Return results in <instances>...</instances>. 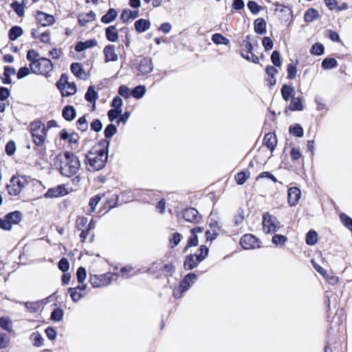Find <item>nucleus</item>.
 <instances>
[{"mask_svg": "<svg viewBox=\"0 0 352 352\" xmlns=\"http://www.w3.org/2000/svg\"><path fill=\"white\" fill-rule=\"evenodd\" d=\"M109 145V140H102L86 154V164L89 166V170H100L105 166Z\"/></svg>", "mask_w": 352, "mask_h": 352, "instance_id": "f257e3e1", "label": "nucleus"}, {"mask_svg": "<svg viewBox=\"0 0 352 352\" xmlns=\"http://www.w3.org/2000/svg\"><path fill=\"white\" fill-rule=\"evenodd\" d=\"M64 160H60L58 168L60 173L65 177L75 175L79 170L80 163L78 157L72 152H64Z\"/></svg>", "mask_w": 352, "mask_h": 352, "instance_id": "f03ea898", "label": "nucleus"}, {"mask_svg": "<svg viewBox=\"0 0 352 352\" xmlns=\"http://www.w3.org/2000/svg\"><path fill=\"white\" fill-rule=\"evenodd\" d=\"M199 254H189L186 256L184 262L185 270H192L197 267L208 255V248L201 245L199 248Z\"/></svg>", "mask_w": 352, "mask_h": 352, "instance_id": "7ed1b4c3", "label": "nucleus"}, {"mask_svg": "<svg viewBox=\"0 0 352 352\" xmlns=\"http://www.w3.org/2000/svg\"><path fill=\"white\" fill-rule=\"evenodd\" d=\"M30 67L32 73L48 77L50 76V73L52 71L54 65L49 58H40L33 63H30Z\"/></svg>", "mask_w": 352, "mask_h": 352, "instance_id": "20e7f679", "label": "nucleus"}, {"mask_svg": "<svg viewBox=\"0 0 352 352\" xmlns=\"http://www.w3.org/2000/svg\"><path fill=\"white\" fill-rule=\"evenodd\" d=\"M30 132L33 141L36 146H42L45 140L47 129L44 124L37 120L32 122L30 125Z\"/></svg>", "mask_w": 352, "mask_h": 352, "instance_id": "39448f33", "label": "nucleus"}, {"mask_svg": "<svg viewBox=\"0 0 352 352\" xmlns=\"http://www.w3.org/2000/svg\"><path fill=\"white\" fill-rule=\"evenodd\" d=\"M117 274L107 273L100 275H90L89 282L94 287H105L118 279Z\"/></svg>", "mask_w": 352, "mask_h": 352, "instance_id": "423d86ee", "label": "nucleus"}, {"mask_svg": "<svg viewBox=\"0 0 352 352\" xmlns=\"http://www.w3.org/2000/svg\"><path fill=\"white\" fill-rule=\"evenodd\" d=\"M263 230L266 233L275 232L280 227V223L277 218L272 215H263Z\"/></svg>", "mask_w": 352, "mask_h": 352, "instance_id": "0eeeda50", "label": "nucleus"}, {"mask_svg": "<svg viewBox=\"0 0 352 352\" xmlns=\"http://www.w3.org/2000/svg\"><path fill=\"white\" fill-rule=\"evenodd\" d=\"M24 187L23 182H22L19 177L16 176H12L10 180V183L6 186L8 192L10 196L19 195Z\"/></svg>", "mask_w": 352, "mask_h": 352, "instance_id": "6e6552de", "label": "nucleus"}, {"mask_svg": "<svg viewBox=\"0 0 352 352\" xmlns=\"http://www.w3.org/2000/svg\"><path fill=\"white\" fill-rule=\"evenodd\" d=\"M258 243L259 241H258L257 239L251 234H244L240 240V244L245 250L258 248L260 246Z\"/></svg>", "mask_w": 352, "mask_h": 352, "instance_id": "1a4fd4ad", "label": "nucleus"}, {"mask_svg": "<svg viewBox=\"0 0 352 352\" xmlns=\"http://www.w3.org/2000/svg\"><path fill=\"white\" fill-rule=\"evenodd\" d=\"M56 87L61 91V94L63 97L72 96L77 91V87L74 82L63 84V82L58 81L56 82Z\"/></svg>", "mask_w": 352, "mask_h": 352, "instance_id": "9d476101", "label": "nucleus"}, {"mask_svg": "<svg viewBox=\"0 0 352 352\" xmlns=\"http://www.w3.org/2000/svg\"><path fill=\"white\" fill-rule=\"evenodd\" d=\"M184 219L188 222L198 223L201 219L199 212L194 208H188L183 211Z\"/></svg>", "mask_w": 352, "mask_h": 352, "instance_id": "9b49d317", "label": "nucleus"}, {"mask_svg": "<svg viewBox=\"0 0 352 352\" xmlns=\"http://www.w3.org/2000/svg\"><path fill=\"white\" fill-rule=\"evenodd\" d=\"M68 193L64 185H58L55 188H51L45 193V198H55L65 195Z\"/></svg>", "mask_w": 352, "mask_h": 352, "instance_id": "f8f14e48", "label": "nucleus"}, {"mask_svg": "<svg viewBox=\"0 0 352 352\" xmlns=\"http://www.w3.org/2000/svg\"><path fill=\"white\" fill-rule=\"evenodd\" d=\"M301 192L297 187H291L287 191L288 204L290 206H295L300 198Z\"/></svg>", "mask_w": 352, "mask_h": 352, "instance_id": "ddd939ff", "label": "nucleus"}, {"mask_svg": "<svg viewBox=\"0 0 352 352\" xmlns=\"http://www.w3.org/2000/svg\"><path fill=\"white\" fill-rule=\"evenodd\" d=\"M153 69V65L151 58L145 57L143 58L138 65V71L142 75H146L151 73Z\"/></svg>", "mask_w": 352, "mask_h": 352, "instance_id": "4468645a", "label": "nucleus"}, {"mask_svg": "<svg viewBox=\"0 0 352 352\" xmlns=\"http://www.w3.org/2000/svg\"><path fill=\"white\" fill-rule=\"evenodd\" d=\"M36 21L41 24V26H47L52 25L54 23V17L41 11H38L36 14Z\"/></svg>", "mask_w": 352, "mask_h": 352, "instance_id": "2eb2a0df", "label": "nucleus"}, {"mask_svg": "<svg viewBox=\"0 0 352 352\" xmlns=\"http://www.w3.org/2000/svg\"><path fill=\"white\" fill-rule=\"evenodd\" d=\"M103 53L104 55L105 63L116 61L118 59V56L115 50V46L113 45H108L105 46L103 50Z\"/></svg>", "mask_w": 352, "mask_h": 352, "instance_id": "dca6fc26", "label": "nucleus"}, {"mask_svg": "<svg viewBox=\"0 0 352 352\" xmlns=\"http://www.w3.org/2000/svg\"><path fill=\"white\" fill-rule=\"evenodd\" d=\"M263 144L267 146L271 151H273L277 144V138L274 133H268L265 134L263 139Z\"/></svg>", "mask_w": 352, "mask_h": 352, "instance_id": "f3484780", "label": "nucleus"}, {"mask_svg": "<svg viewBox=\"0 0 352 352\" xmlns=\"http://www.w3.org/2000/svg\"><path fill=\"white\" fill-rule=\"evenodd\" d=\"M97 41L96 39H89L85 42L79 41L75 46V50L77 52H80L86 49L92 48L97 45Z\"/></svg>", "mask_w": 352, "mask_h": 352, "instance_id": "a211bd4d", "label": "nucleus"}, {"mask_svg": "<svg viewBox=\"0 0 352 352\" xmlns=\"http://www.w3.org/2000/svg\"><path fill=\"white\" fill-rule=\"evenodd\" d=\"M304 107L302 103V99L299 97H293L290 101L289 105L285 109V111L287 113V110L292 111H302Z\"/></svg>", "mask_w": 352, "mask_h": 352, "instance_id": "6ab92c4d", "label": "nucleus"}, {"mask_svg": "<svg viewBox=\"0 0 352 352\" xmlns=\"http://www.w3.org/2000/svg\"><path fill=\"white\" fill-rule=\"evenodd\" d=\"M134 26L138 32L142 33L150 28L151 22L149 20L140 19L135 22Z\"/></svg>", "mask_w": 352, "mask_h": 352, "instance_id": "aec40b11", "label": "nucleus"}, {"mask_svg": "<svg viewBox=\"0 0 352 352\" xmlns=\"http://www.w3.org/2000/svg\"><path fill=\"white\" fill-rule=\"evenodd\" d=\"M62 116L67 121H72L76 116V109L73 106L67 105L62 111Z\"/></svg>", "mask_w": 352, "mask_h": 352, "instance_id": "412c9836", "label": "nucleus"}, {"mask_svg": "<svg viewBox=\"0 0 352 352\" xmlns=\"http://www.w3.org/2000/svg\"><path fill=\"white\" fill-rule=\"evenodd\" d=\"M281 95L284 100L287 102L289 98L294 97L295 90L293 87L284 84L280 89Z\"/></svg>", "mask_w": 352, "mask_h": 352, "instance_id": "4be33fe9", "label": "nucleus"}, {"mask_svg": "<svg viewBox=\"0 0 352 352\" xmlns=\"http://www.w3.org/2000/svg\"><path fill=\"white\" fill-rule=\"evenodd\" d=\"M139 15L137 10H131L129 9L123 10L120 14V19L124 22H128L130 19H135Z\"/></svg>", "mask_w": 352, "mask_h": 352, "instance_id": "5701e85b", "label": "nucleus"}, {"mask_svg": "<svg viewBox=\"0 0 352 352\" xmlns=\"http://www.w3.org/2000/svg\"><path fill=\"white\" fill-rule=\"evenodd\" d=\"M107 39L110 42H116L118 38V32L115 25H110L105 29Z\"/></svg>", "mask_w": 352, "mask_h": 352, "instance_id": "b1692460", "label": "nucleus"}, {"mask_svg": "<svg viewBox=\"0 0 352 352\" xmlns=\"http://www.w3.org/2000/svg\"><path fill=\"white\" fill-rule=\"evenodd\" d=\"M96 14L93 11H90L89 13L81 14L78 16V21L80 25L84 26L87 23L95 20Z\"/></svg>", "mask_w": 352, "mask_h": 352, "instance_id": "393cba45", "label": "nucleus"}, {"mask_svg": "<svg viewBox=\"0 0 352 352\" xmlns=\"http://www.w3.org/2000/svg\"><path fill=\"white\" fill-rule=\"evenodd\" d=\"M254 31L258 34H263L266 32V22L262 18L256 19L254 22Z\"/></svg>", "mask_w": 352, "mask_h": 352, "instance_id": "a878e982", "label": "nucleus"}, {"mask_svg": "<svg viewBox=\"0 0 352 352\" xmlns=\"http://www.w3.org/2000/svg\"><path fill=\"white\" fill-rule=\"evenodd\" d=\"M6 218L8 219L12 225L17 224L21 221L22 214L21 212L16 210L7 214Z\"/></svg>", "mask_w": 352, "mask_h": 352, "instance_id": "bb28decb", "label": "nucleus"}, {"mask_svg": "<svg viewBox=\"0 0 352 352\" xmlns=\"http://www.w3.org/2000/svg\"><path fill=\"white\" fill-rule=\"evenodd\" d=\"M71 72L73 74L79 78H84L82 75L85 74L82 65L79 63H73L70 66Z\"/></svg>", "mask_w": 352, "mask_h": 352, "instance_id": "cd10ccee", "label": "nucleus"}, {"mask_svg": "<svg viewBox=\"0 0 352 352\" xmlns=\"http://www.w3.org/2000/svg\"><path fill=\"white\" fill-rule=\"evenodd\" d=\"M118 13L114 8H110L108 12L102 16L101 21L103 23H109L116 19Z\"/></svg>", "mask_w": 352, "mask_h": 352, "instance_id": "c85d7f7f", "label": "nucleus"}, {"mask_svg": "<svg viewBox=\"0 0 352 352\" xmlns=\"http://www.w3.org/2000/svg\"><path fill=\"white\" fill-rule=\"evenodd\" d=\"M98 94L96 91H95L93 86L89 87L85 95V98L89 102L96 103V100L98 99Z\"/></svg>", "mask_w": 352, "mask_h": 352, "instance_id": "c756f323", "label": "nucleus"}, {"mask_svg": "<svg viewBox=\"0 0 352 352\" xmlns=\"http://www.w3.org/2000/svg\"><path fill=\"white\" fill-rule=\"evenodd\" d=\"M319 16L318 11L314 8L308 9L305 14L304 19L307 23H311Z\"/></svg>", "mask_w": 352, "mask_h": 352, "instance_id": "7c9ffc66", "label": "nucleus"}, {"mask_svg": "<svg viewBox=\"0 0 352 352\" xmlns=\"http://www.w3.org/2000/svg\"><path fill=\"white\" fill-rule=\"evenodd\" d=\"M23 34V30L19 26H13L9 30L8 36L10 40L15 41Z\"/></svg>", "mask_w": 352, "mask_h": 352, "instance_id": "2f4dec72", "label": "nucleus"}, {"mask_svg": "<svg viewBox=\"0 0 352 352\" xmlns=\"http://www.w3.org/2000/svg\"><path fill=\"white\" fill-rule=\"evenodd\" d=\"M212 41L217 45H228L230 40L221 34L216 33L212 36Z\"/></svg>", "mask_w": 352, "mask_h": 352, "instance_id": "473e14b6", "label": "nucleus"}, {"mask_svg": "<svg viewBox=\"0 0 352 352\" xmlns=\"http://www.w3.org/2000/svg\"><path fill=\"white\" fill-rule=\"evenodd\" d=\"M145 93H146L145 86L138 85L131 91V95L136 99H140L144 96Z\"/></svg>", "mask_w": 352, "mask_h": 352, "instance_id": "72a5a7b5", "label": "nucleus"}, {"mask_svg": "<svg viewBox=\"0 0 352 352\" xmlns=\"http://www.w3.org/2000/svg\"><path fill=\"white\" fill-rule=\"evenodd\" d=\"M23 304L27 310L31 313H35L38 311L41 306V303L40 301L25 302H23Z\"/></svg>", "mask_w": 352, "mask_h": 352, "instance_id": "f704fd0d", "label": "nucleus"}, {"mask_svg": "<svg viewBox=\"0 0 352 352\" xmlns=\"http://www.w3.org/2000/svg\"><path fill=\"white\" fill-rule=\"evenodd\" d=\"M183 239V236L178 232L173 233L171 236L169 238V246L170 248H174L177 245H179L182 239Z\"/></svg>", "mask_w": 352, "mask_h": 352, "instance_id": "c9c22d12", "label": "nucleus"}, {"mask_svg": "<svg viewBox=\"0 0 352 352\" xmlns=\"http://www.w3.org/2000/svg\"><path fill=\"white\" fill-rule=\"evenodd\" d=\"M338 65L337 60L333 58H326L322 62V67L324 69H331Z\"/></svg>", "mask_w": 352, "mask_h": 352, "instance_id": "e433bc0d", "label": "nucleus"}, {"mask_svg": "<svg viewBox=\"0 0 352 352\" xmlns=\"http://www.w3.org/2000/svg\"><path fill=\"white\" fill-rule=\"evenodd\" d=\"M318 241V234L314 230H309L306 236V243L309 245H315Z\"/></svg>", "mask_w": 352, "mask_h": 352, "instance_id": "4c0bfd02", "label": "nucleus"}, {"mask_svg": "<svg viewBox=\"0 0 352 352\" xmlns=\"http://www.w3.org/2000/svg\"><path fill=\"white\" fill-rule=\"evenodd\" d=\"M117 127L113 124H108L104 131V134L105 139H110L116 133H117Z\"/></svg>", "mask_w": 352, "mask_h": 352, "instance_id": "58836bf2", "label": "nucleus"}, {"mask_svg": "<svg viewBox=\"0 0 352 352\" xmlns=\"http://www.w3.org/2000/svg\"><path fill=\"white\" fill-rule=\"evenodd\" d=\"M30 339L32 340L34 346L39 347L43 344V337L38 331L32 333L30 336Z\"/></svg>", "mask_w": 352, "mask_h": 352, "instance_id": "ea45409f", "label": "nucleus"}, {"mask_svg": "<svg viewBox=\"0 0 352 352\" xmlns=\"http://www.w3.org/2000/svg\"><path fill=\"white\" fill-rule=\"evenodd\" d=\"M68 293L69 294L72 300L75 302L79 301L85 295V294L77 291V289H74L73 287L68 289Z\"/></svg>", "mask_w": 352, "mask_h": 352, "instance_id": "a19ab883", "label": "nucleus"}, {"mask_svg": "<svg viewBox=\"0 0 352 352\" xmlns=\"http://www.w3.org/2000/svg\"><path fill=\"white\" fill-rule=\"evenodd\" d=\"M241 56L245 58V60L250 61V62H252L254 63H258L259 62V58L258 57L254 54L253 52H249V53H247V52H245L244 50H241Z\"/></svg>", "mask_w": 352, "mask_h": 352, "instance_id": "79ce46f5", "label": "nucleus"}, {"mask_svg": "<svg viewBox=\"0 0 352 352\" xmlns=\"http://www.w3.org/2000/svg\"><path fill=\"white\" fill-rule=\"evenodd\" d=\"M324 47L320 43H316L311 46L310 52L311 54L320 56L324 54Z\"/></svg>", "mask_w": 352, "mask_h": 352, "instance_id": "37998d69", "label": "nucleus"}, {"mask_svg": "<svg viewBox=\"0 0 352 352\" xmlns=\"http://www.w3.org/2000/svg\"><path fill=\"white\" fill-rule=\"evenodd\" d=\"M76 126L78 129L81 131L82 132L86 131L88 129L89 124L85 116L80 117L76 121Z\"/></svg>", "mask_w": 352, "mask_h": 352, "instance_id": "c03bdc74", "label": "nucleus"}, {"mask_svg": "<svg viewBox=\"0 0 352 352\" xmlns=\"http://www.w3.org/2000/svg\"><path fill=\"white\" fill-rule=\"evenodd\" d=\"M106 196V194H98L91 198L89 205L90 206V212L95 210L96 206L98 205L101 199Z\"/></svg>", "mask_w": 352, "mask_h": 352, "instance_id": "a18cd8bd", "label": "nucleus"}, {"mask_svg": "<svg viewBox=\"0 0 352 352\" xmlns=\"http://www.w3.org/2000/svg\"><path fill=\"white\" fill-rule=\"evenodd\" d=\"M250 172L249 171H242L239 173H237L235 176V179L236 181V183L239 185L243 184L246 180L250 177Z\"/></svg>", "mask_w": 352, "mask_h": 352, "instance_id": "49530a36", "label": "nucleus"}, {"mask_svg": "<svg viewBox=\"0 0 352 352\" xmlns=\"http://www.w3.org/2000/svg\"><path fill=\"white\" fill-rule=\"evenodd\" d=\"M289 133L298 138H301L304 135L303 129L299 124L289 126Z\"/></svg>", "mask_w": 352, "mask_h": 352, "instance_id": "de8ad7c7", "label": "nucleus"}, {"mask_svg": "<svg viewBox=\"0 0 352 352\" xmlns=\"http://www.w3.org/2000/svg\"><path fill=\"white\" fill-rule=\"evenodd\" d=\"M250 36L248 35L246 36L245 38L243 41L241 46L242 50H244L245 52L249 53L252 52V50L254 49V47L252 44V43L250 41Z\"/></svg>", "mask_w": 352, "mask_h": 352, "instance_id": "09e8293b", "label": "nucleus"}, {"mask_svg": "<svg viewBox=\"0 0 352 352\" xmlns=\"http://www.w3.org/2000/svg\"><path fill=\"white\" fill-rule=\"evenodd\" d=\"M10 6L19 16H23V14H24L23 6L21 5L19 2H18L17 1H14L10 4Z\"/></svg>", "mask_w": 352, "mask_h": 352, "instance_id": "8fccbe9b", "label": "nucleus"}, {"mask_svg": "<svg viewBox=\"0 0 352 352\" xmlns=\"http://www.w3.org/2000/svg\"><path fill=\"white\" fill-rule=\"evenodd\" d=\"M63 310L60 308H57L53 310V311L51 314L50 318L53 321L59 322L63 319Z\"/></svg>", "mask_w": 352, "mask_h": 352, "instance_id": "3c124183", "label": "nucleus"}, {"mask_svg": "<svg viewBox=\"0 0 352 352\" xmlns=\"http://www.w3.org/2000/svg\"><path fill=\"white\" fill-rule=\"evenodd\" d=\"M0 327L8 331H12V322L7 317L0 318Z\"/></svg>", "mask_w": 352, "mask_h": 352, "instance_id": "603ef678", "label": "nucleus"}, {"mask_svg": "<svg viewBox=\"0 0 352 352\" xmlns=\"http://www.w3.org/2000/svg\"><path fill=\"white\" fill-rule=\"evenodd\" d=\"M160 270L166 275V276H172L173 274L175 272V267L172 263H168L163 265Z\"/></svg>", "mask_w": 352, "mask_h": 352, "instance_id": "864d4df0", "label": "nucleus"}, {"mask_svg": "<svg viewBox=\"0 0 352 352\" xmlns=\"http://www.w3.org/2000/svg\"><path fill=\"white\" fill-rule=\"evenodd\" d=\"M271 60L275 67L281 66L282 61L280 59V54L278 51L275 50L272 52L271 55Z\"/></svg>", "mask_w": 352, "mask_h": 352, "instance_id": "5fc2aeb1", "label": "nucleus"}, {"mask_svg": "<svg viewBox=\"0 0 352 352\" xmlns=\"http://www.w3.org/2000/svg\"><path fill=\"white\" fill-rule=\"evenodd\" d=\"M287 78H289L290 80H293L296 78V74H297V68L294 64H293V63L289 64L287 65Z\"/></svg>", "mask_w": 352, "mask_h": 352, "instance_id": "6e6d98bb", "label": "nucleus"}, {"mask_svg": "<svg viewBox=\"0 0 352 352\" xmlns=\"http://www.w3.org/2000/svg\"><path fill=\"white\" fill-rule=\"evenodd\" d=\"M340 217L344 226L352 231V219L344 213H342Z\"/></svg>", "mask_w": 352, "mask_h": 352, "instance_id": "4d7b16f0", "label": "nucleus"}, {"mask_svg": "<svg viewBox=\"0 0 352 352\" xmlns=\"http://www.w3.org/2000/svg\"><path fill=\"white\" fill-rule=\"evenodd\" d=\"M248 8L254 14H258L262 9L261 6H258V3L254 1H248Z\"/></svg>", "mask_w": 352, "mask_h": 352, "instance_id": "13d9d810", "label": "nucleus"}, {"mask_svg": "<svg viewBox=\"0 0 352 352\" xmlns=\"http://www.w3.org/2000/svg\"><path fill=\"white\" fill-rule=\"evenodd\" d=\"M122 113V110H118V109H110L107 112L108 118L110 122H113L116 120Z\"/></svg>", "mask_w": 352, "mask_h": 352, "instance_id": "bf43d9fd", "label": "nucleus"}, {"mask_svg": "<svg viewBox=\"0 0 352 352\" xmlns=\"http://www.w3.org/2000/svg\"><path fill=\"white\" fill-rule=\"evenodd\" d=\"M87 277V272L85 267H80L76 272V278L78 283H82Z\"/></svg>", "mask_w": 352, "mask_h": 352, "instance_id": "052dcab7", "label": "nucleus"}, {"mask_svg": "<svg viewBox=\"0 0 352 352\" xmlns=\"http://www.w3.org/2000/svg\"><path fill=\"white\" fill-rule=\"evenodd\" d=\"M39 54L34 50H30L27 54V59L30 63H33L34 61L38 60Z\"/></svg>", "mask_w": 352, "mask_h": 352, "instance_id": "680f3d73", "label": "nucleus"}, {"mask_svg": "<svg viewBox=\"0 0 352 352\" xmlns=\"http://www.w3.org/2000/svg\"><path fill=\"white\" fill-rule=\"evenodd\" d=\"M88 222V219L85 217H79L76 223V227L78 230L86 228Z\"/></svg>", "mask_w": 352, "mask_h": 352, "instance_id": "e2e57ef3", "label": "nucleus"}, {"mask_svg": "<svg viewBox=\"0 0 352 352\" xmlns=\"http://www.w3.org/2000/svg\"><path fill=\"white\" fill-rule=\"evenodd\" d=\"M287 237L281 234H275L272 237V243L277 245H283L287 241Z\"/></svg>", "mask_w": 352, "mask_h": 352, "instance_id": "0e129e2a", "label": "nucleus"}, {"mask_svg": "<svg viewBox=\"0 0 352 352\" xmlns=\"http://www.w3.org/2000/svg\"><path fill=\"white\" fill-rule=\"evenodd\" d=\"M58 268L63 272H66L69 269V263L66 258H62L58 262Z\"/></svg>", "mask_w": 352, "mask_h": 352, "instance_id": "69168bd1", "label": "nucleus"}, {"mask_svg": "<svg viewBox=\"0 0 352 352\" xmlns=\"http://www.w3.org/2000/svg\"><path fill=\"white\" fill-rule=\"evenodd\" d=\"M262 44L265 51L270 50L273 48L274 43L272 38L269 36H265L263 38Z\"/></svg>", "mask_w": 352, "mask_h": 352, "instance_id": "338daca9", "label": "nucleus"}, {"mask_svg": "<svg viewBox=\"0 0 352 352\" xmlns=\"http://www.w3.org/2000/svg\"><path fill=\"white\" fill-rule=\"evenodd\" d=\"M119 200V196L116 194L112 195L110 197L108 198L107 201V204L109 208H112L116 207L118 205V202Z\"/></svg>", "mask_w": 352, "mask_h": 352, "instance_id": "774afa93", "label": "nucleus"}]
</instances>
